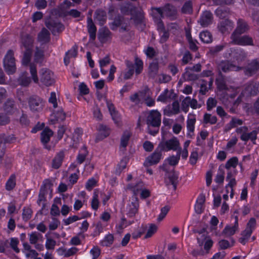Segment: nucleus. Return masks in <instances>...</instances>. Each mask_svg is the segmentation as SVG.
Masks as SVG:
<instances>
[{
	"mask_svg": "<svg viewBox=\"0 0 259 259\" xmlns=\"http://www.w3.org/2000/svg\"><path fill=\"white\" fill-rule=\"evenodd\" d=\"M167 177L168 179L169 180L170 182L171 185L173 186L174 189L175 190L177 189V186L178 183V176L177 174H176L174 170H172L171 171L168 172Z\"/></svg>",
	"mask_w": 259,
	"mask_h": 259,
	"instance_id": "nucleus-38",
	"label": "nucleus"
},
{
	"mask_svg": "<svg viewBox=\"0 0 259 259\" xmlns=\"http://www.w3.org/2000/svg\"><path fill=\"white\" fill-rule=\"evenodd\" d=\"M52 118L51 122L54 124L56 122H61L64 121L66 118V113L61 109L54 112L51 115Z\"/></svg>",
	"mask_w": 259,
	"mask_h": 259,
	"instance_id": "nucleus-20",
	"label": "nucleus"
},
{
	"mask_svg": "<svg viewBox=\"0 0 259 259\" xmlns=\"http://www.w3.org/2000/svg\"><path fill=\"white\" fill-rule=\"evenodd\" d=\"M19 83L24 87L28 86L31 82L29 77L28 76L27 72H23L18 79Z\"/></svg>",
	"mask_w": 259,
	"mask_h": 259,
	"instance_id": "nucleus-37",
	"label": "nucleus"
},
{
	"mask_svg": "<svg viewBox=\"0 0 259 259\" xmlns=\"http://www.w3.org/2000/svg\"><path fill=\"white\" fill-rule=\"evenodd\" d=\"M163 14L167 17H172L176 15V8L170 4H166L162 8Z\"/></svg>",
	"mask_w": 259,
	"mask_h": 259,
	"instance_id": "nucleus-31",
	"label": "nucleus"
},
{
	"mask_svg": "<svg viewBox=\"0 0 259 259\" xmlns=\"http://www.w3.org/2000/svg\"><path fill=\"white\" fill-rule=\"evenodd\" d=\"M16 177L15 175H11L6 184V189L8 191H11L14 189L16 186Z\"/></svg>",
	"mask_w": 259,
	"mask_h": 259,
	"instance_id": "nucleus-47",
	"label": "nucleus"
},
{
	"mask_svg": "<svg viewBox=\"0 0 259 259\" xmlns=\"http://www.w3.org/2000/svg\"><path fill=\"white\" fill-rule=\"evenodd\" d=\"M33 38L29 35H25L22 37V44L25 48L26 51H32L33 48Z\"/></svg>",
	"mask_w": 259,
	"mask_h": 259,
	"instance_id": "nucleus-23",
	"label": "nucleus"
},
{
	"mask_svg": "<svg viewBox=\"0 0 259 259\" xmlns=\"http://www.w3.org/2000/svg\"><path fill=\"white\" fill-rule=\"evenodd\" d=\"M107 106L108 108L109 111L112 116V119L115 123L119 121V118L118 116V112L116 111L114 105L110 101L106 100Z\"/></svg>",
	"mask_w": 259,
	"mask_h": 259,
	"instance_id": "nucleus-34",
	"label": "nucleus"
},
{
	"mask_svg": "<svg viewBox=\"0 0 259 259\" xmlns=\"http://www.w3.org/2000/svg\"><path fill=\"white\" fill-rule=\"evenodd\" d=\"M181 155V152H177V155L176 156L172 155L169 156L165 160V161H167L170 165L175 166L178 163L180 159Z\"/></svg>",
	"mask_w": 259,
	"mask_h": 259,
	"instance_id": "nucleus-42",
	"label": "nucleus"
},
{
	"mask_svg": "<svg viewBox=\"0 0 259 259\" xmlns=\"http://www.w3.org/2000/svg\"><path fill=\"white\" fill-rule=\"evenodd\" d=\"M182 12L184 14H190L192 12V5L191 1L186 2L182 8Z\"/></svg>",
	"mask_w": 259,
	"mask_h": 259,
	"instance_id": "nucleus-56",
	"label": "nucleus"
},
{
	"mask_svg": "<svg viewBox=\"0 0 259 259\" xmlns=\"http://www.w3.org/2000/svg\"><path fill=\"white\" fill-rule=\"evenodd\" d=\"M125 63L127 70L122 73L123 74V79L127 80L130 79L133 75L135 71V66L133 62L128 60L125 61Z\"/></svg>",
	"mask_w": 259,
	"mask_h": 259,
	"instance_id": "nucleus-19",
	"label": "nucleus"
},
{
	"mask_svg": "<svg viewBox=\"0 0 259 259\" xmlns=\"http://www.w3.org/2000/svg\"><path fill=\"white\" fill-rule=\"evenodd\" d=\"M152 16L155 21H158L163 17V13L162 8H155L152 9Z\"/></svg>",
	"mask_w": 259,
	"mask_h": 259,
	"instance_id": "nucleus-44",
	"label": "nucleus"
},
{
	"mask_svg": "<svg viewBox=\"0 0 259 259\" xmlns=\"http://www.w3.org/2000/svg\"><path fill=\"white\" fill-rule=\"evenodd\" d=\"M32 53V51H25V52L24 53L22 61V64L24 65L27 66L29 63Z\"/></svg>",
	"mask_w": 259,
	"mask_h": 259,
	"instance_id": "nucleus-59",
	"label": "nucleus"
},
{
	"mask_svg": "<svg viewBox=\"0 0 259 259\" xmlns=\"http://www.w3.org/2000/svg\"><path fill=\"white\" fill-rule=\"evenodd\" d=\"M182 77L186 81H195L199 78V75L193 72L189 69H185V72L183 74Z\"/></svg>",
	"mask_w": 259,
	"mask_h": 259,
	"instance_id": "nucleus-29",
	"label": "nucleus"
},
{
	"mask_svg": "<svg viewBox=\"0 0 259 259\" xmlns=\"http://www.w3.org/2000/svg\"><path fill=\"white\" fill-rule=\"evenodd\" d=\"M238 162V158L236 157H233L227 161L225 164V167L228 169H230L231 167L235 168L236 167Z\"/></svg>",
	"mask_w": 259,
	"mask_h": 259,
	"instance_id": "nucleus-58",
	"label": "nucleus"
},
{
	"mask_svg": "<svg viewBox=\"0 0 259 259\" xmlns=\"http://www.w3.org/2000/svg\"><path fill=\"white\" fill-rule=\"evenodd\" d=\"M98 38L102 44L107 42L111 40L112 33L107 28L100 29L98 33Z\"/></svg>",
	"mask_w": 259,
	"mask_h": 259,
	"instance_id": "nucleus-18",
	"label": "nucleus"
},
{
	"mask_svg": "<svg viewBox=\"0 0 259 259\" xmlns=\"http://www.w3.org/2000/svg\"><path fill=\"white\" fill-rule=\"evenodd\" d=\"M29 108L33 112H38L42 110L44 106L42 100L37 96H32L28 99Z\"/></svg>",
	"mask_w": 259,
	"mask_h": 259,
	"instance_id": "nucleus-10",
	"label": "nucleus"
},
{
	"mask_svg": "<svg viewBox=\"0 0 259 259\" xmlns=\"http://www.w3.org/2000/svg\"><path fill=\"white\" fill-rule=\"evenodd\" d=\"M30 72L32 78L33 80L35 83H38L39 79L37 74V70L36 65L34 64H30Z\"/></svg>",
	"mask_w": 259,
	"mask_h": 259,
	"instance_id": "nucleus-49",
	"label": "nucleus"
},
{
	"mask_svg": "<svg viewBox=\"0 0 259 259\" xmlns=\"http://www.w3.org/2000/svg\"><path fill=\"white\" fill-rule=\"evenodd\" d=\"M199 37L201 40L204 43L208 44L211 42L212 40V35L210 32L208 31L201 32L199 34Z\"/></svg>",
	"mask_w": 259,
	"mask_h": 259,
	"instance_id": "nucleus-40",
	"label": "nucleus"
},
{
	"mask_svg": "<svg viewBox=\"0 0 259 259\" xmlns=\"http://www.w3.org/2000/svg\"><path fill=\"white\" fill-rule=\"evenodd\" d=\"M161 152L162 151L158 146L154 152L146 158L144 163V166L148 167L157 164L161 159Z\"/></svg>",
	"mask_w": 259,
	"mask_h": 259,
	"instance_id": "nucleus-8",
	"label": "nucleus"
},
{
	"mask_svg": "<svg viewBox=\"0 0 259 259\" xmlns=\"http://www.w3.org/2000/svg\"><path fill=\"white\" fill-rule=\"evenodd\" d=\"M143 186V184L142 182H139L135 185H133L132 184H129L127 185V189L132 190L135 195H136L137 191H138L140 189H141Z\"/></svg>",
	"mask_w": 259,
	"mask_h": 259,
	"instance_id": "nucleus-60",
	"label": "nucleus"
},
{
	"mask_svg": "<svg viewBox=\"0 0 259 259\" xmlns=\"http://www.w3.org/2000/svg\"><path fill=\"white\" fill-rule=\"evenodd\" d=\"M135 65L136 66V68L135 69L136 73L137 74H139L143 69V61L140 59L136 57L135 58Z\"/></svg>",
	"mask_w": 259,
	"mask_h": 259,
	"instance_id": "nucleus-64",
	"label": "nucleus"
},
{
	"mask_svg": "<svg viewBox=\"0 0 259 259\" xmlns=\"http://www.w3.org/2000/svg\"><path fill=\"white\" fill-rule=\"evenodd\" d=\"M127 162V158L126 157H123L121 161H120L118 165L117 168L116 169V172L120 174L121 171L124 169L126 166Z\"/></svg>",
	"mask_w": 259,
	"mask_h": 259,
	"instance_id": "nucleus-63",
	"label": "nucleus"
},
{
	"mask_svg": "<svg viewBox=\"0 0 259 259\" xmlns=\"http://www.w3.org/2000/svg\"><path fill=\"white\" fill-rule=\"evenodd\" d=\"M158 63L157 61H153L150 63L149 67V75L151 78H155L158 73Z\"/></svg>",
	"mask_w": 259,
	"mask_h": 259,
	"instance_id": "nucleus-36",
	"label": "nucleus"
},
{
	"mask_svg": "<svg viewBox=\"0 0 259 259\" xmlns=\"http://www.w3.org/2000/svg\"><path fill=\"white\" fill-rule=\"evenodd\" d=\"M244 92L248 96L257 95L259 93V83L253 81L247 83L245 86Z\"/></svg>",
	"mask_w": 259,
	"mask_h": 259,
	"instance_id": "nucleus-15",
	"label": "nucleus"
},
{
	"mask_svg": "<svg viewBox=\"0 0 259 259\" xmlns=\"http://www.w3.org/2000/svg\"><path fill=\"white\" fill-rule=\"evenodd\" d=\"M158 146L162 151L172 150L178 152H181L182 150L179 140L175 137L167 140L161 141Z\"/></svg>",
	"mask_w": 259,
	"mask_h": 259,
	"instance_id": "nucleus-2",
	"label": "nucleus"
},
{
	"mask_svg": "<svg viewBox=\"0 0 259 259\" xmlns=\"http://www.w3.org/2000/svg\"><path fill=\"white\" fill-rule=\"evenodd\" d=\"M88 154V151H87V147L85 146H83L82 148L80 149L79 153L77 157L76 160L77 162L79 164L82 163L87 156Z\"/></svg>",
	"mask_w": 259,
	"mask_h": 259,
	"instance_id": "nucleus-43",
	"label": "nucleus"
},
{
	"mask_svg": "<svg viewBox=\"0 0 259 259\" xmlns=\"http://www.w3.org/2000/svg\"><path fill=\"white\" fill-rule=\"evenodd\" d=\"M236 68V66L231 63L229 61L225 60L222 61L218 63L217 69L218 70V73L222 72H227L230 71L234 70Z\"/></svg>",
	"mask_w": 259,
	"mask_h": 259,
	"instance_id": "nucleus-17",
	"label": "nucleus"
},
{
	"mask_svg": "<svg viewBox=\"0 0 259 259\" xmlns=\"http://www.w3.org/2000/svg\"><path fill=\"white\" fill-rule=\"evenodd\" d=\"M64 156V151L61 150L58 152L52 160V167L55 169L59 168L62 165Z\"/></svg>",
	"mask_w": 259,
	"mask_h": 259,
	"instance_id": "nucleus-21",
	"label": "nucleus"
},
{
	"mask_svg": "<svg viewBox=\"0 0 259 259\" xmlns=\"http://www.w3.org/2000/svg\"><path fill=\"white\" fill-rule=\"evenodd\" d=\"M46 27L51 31L53 35H56L57 33L61 32L64 28L62 24L58 21L52 19H49L46 21Z\"/></svg>",
	"mask_w": 259,
	"mask_h": 259,
	"instance_id": "nucleus-11",
	"label": "nucleus"
},
{
	"mask_svg": "<svg viewBox=\"0 0 259 259\" xmlns=\"http://www.w3.org/2000/svg\"><path fill=\"white\" fill-rule=\"evenodd\" d=\"M216 82L218 88L220 90H226L228 89L226 84L225 76L223 75L222 72L218 73V75L216 78Z\"/></svg>",
	"mask_w": 259,
	"mask_h": 259,
	"instance_id": "nucleus-26",
	"label": "nucleus"
},
{
	"mask_svg": "<svg viewBox=\"0 0 259 259\" xmlns=\"http://www.w3.org/2000/svg\"><path fill=\"white\" fill-rule=\"evenodd\" d=\"M107 106L108 108L109 111L112 116V119L115 123L119 121V118L118 116V112L116 111L114 105L110 101L106 100Z\"/></svg>",
	"mask_w": 259,
	"mask_h": 259,
	"instance_id": "nucleus-35",
	"label": "nucleus"
},
{
	"mask_svg": "<svg viewBox=\"0 0 259 259\" xmlns=\"http://www.w3.org/2000/svg\"><path fill=\"white\" fill-rule=\"evenodd\" d=\"M233 22L228 19L223 20L218 25L219 31L222 33H224L228 30V27H233Z\"/></svg>",
	"mask_w": 259,
	"mask_h": 259,
	"instance_id": "nucleus-32",
	"label": "nucleus"
},
{
	"mask_svg": "<svg viewBox=\"0 0 259 259\" xmlns=\"http://www.w3.org/2000/svg\"><path fill=\"white\" fill-rule=\"evenodd\" d=\"M215 14L221 19L227 17L230 14V9L228 8H218L215 10Z\"/></svg>",
	"mask_w": 259,
	"mask_h": 259,
	"instance_id": "nucleus-41",
	"label": "nucleus"
},
{
	"mask_svg": "<svg viewBox=\"0 0 259 259\" xmlns=\"http://www.w3.org/2000/svg\"><path fill=\"white\" fill-rule=\"evenodd\" d=\"M93 117L98 121H101L103 119V115L100 109L97 105H96L93 109Z\"/></svg>",
	"mask_w": 259,
	"mask_h": 259,
	"instance_id": "nucleus-57",
	"label": "nucleus"
},
{
	"mask_svg": "<svg viewBox=\"0 0 259 259\" xmlns=\"http://www.w3.org/2000/svg\"><path fill=\"white\" fill-rule=\"evenodd\" d=\"M131 137V133L128 131H125L121 138L120 141V147L125 149L128 145V141Z\"/></svg>",
	"mask_w": 259,
	"mask_h": 259,
	"instance_id": "nucleus-39",
	"label": "nucleus"
},
{
	"mask_svg": "<svg viewBox=\"0 0 259 259\" xmlns=\"http://www.w3.org/2000/svg\"><path fill=\"white\" fill-rule=\"evenodd\" d=\"M107 106L108 108L109 111L112 116V119L115 123L119 121V118L118 116V112L116 111L114 105L110 101L106 100Z\"/></svg>",
	"mask_w": 259,
	"mask_h": 259,
	"instance_id": "nucleus-33",
	"label": "nucleus"
},
{
	"mask_svg": "<svg viewBox=\"0 0 259 259\" xmlns=\"http://www.w3.org/2000/svg\"><path fill=\"white\" fill-rule=\"evenodd\" d=\"M37 39L39 42L42 44L49 42L50 40V32L45 28H42L41 31L38 34Z\"/></svg>",
	"mask_w": 259,
	"mask_h": 259,
	"instance_id": "nucleus-25",
	"label": "nucleus"
},
{
	"mask_svg": "<svg viewBox=\"0 0 259 259\" xmlns=\"http://www.w3.org/2000/svg\"><path fill=\"white\" fill-rule=\"evenodd\" d=\"M213 15L210 11H205L200 16L198 22L203 27H207L212 23Z\"/></svg>",
	"mask_w": 259,
	"mask_h": 259,
	"instance_id": "nucleus-14",
	"label": "nucleus"
},
{
	"mask_svg": "<svg viewBox=\"0 0 259 259\" xmlns=\"http://www.w3.org/2000/svg\"><path fill=\"white\" fill-rule=\"evenodd\" d=\"M78 251V249L75 247H72L68 250L63 248H59L58 251H62V254H64V256L69 257L76 253Z\"/></svg>",
	"mask_w": 259,
	"mask_h": 259,
	"instance_id": "nucleus-50",
	"label": "nucleus"
},
{
	"mask_svg": "<svg viewBox=\"0 0 259 259\" xmlns=\"http://www.w3.org/2000/svg\"><path fill=\"white\" fill-rule=\"evenodd\" d=\"M242 124H243L242 120L233 117L232 118V119L230 121V122L226 125L225 131V132L229 131L232 128L236 127L238 125H241Z\"/></svg>",
	"mask_w": 259,
	"mask_h": 259,
	"instance_id": "nucleus-30",
	"label": "nucleus"
},
{
	"mask_svg": "<svg viewBox=\"0 0 259 259\" xmlns=\"http://www.w3.org/2000/svg\"><path fill=\"white\" fill-rule=\"evenodd\" d=\"M88 30L90 39L94 40L96 36L97 29L91 18H88Z\"/></svg>",
	"mask_w": 259,
	"mask_h": 259,
	"instance_id": "nucleus-24",
	"label": "nucleus"
},
{
	"mask_svg": "<svg viewBox=\"0 0 259 259\" xmlns=\"http://www.w3.org/2000/svg\"><path fill=\"white\" fill-rule=\"evenodd\" d=\"M218 119L215 116H212L211 114L205 113L203 117V123L205 124L210 123L214 124L217 122Z\"/></svg>",
	"mask_w": 259,
	"mask_h": 259,
	"instance_id": "nucleus-45",
	"label": "nucleus"
},
{
	"mask_svg": "<svg viewBox=\"0 0 259 259\" xmlns=\"http://www.w3.org/2000/svg\"><path fill=\"white\" fill-rule=\"evenodd\" d=\"M191 98L189 96L186 97L182 102V110L187 113L189 109V107L190 106Z\"/></svg>",
	"mask_w": 259,
	"mask_h": 259,
	"instance_id": "nucleus-55",
	"label": "nucleus"
},
{
	"mask_svg": "<svg viewBox=\"0 0 259 259\" xmlns=\"http://www.w3.org/2000/svg\"><path fill=\"white\" fill-rule=\"evenodd\" d=\"M161 114L157 110H151L147 117L146 123L149 133L153 136L157 134L161 125Z\"/></svg>",
	"mask_w": 259,
	"mask_h": 259,
	"instance_id": "nucleus-1",
	"label": "nucleus"
},
{
	"mask_svg": "<svg viewBox=\"0 0 259 259\" xmlns=\"http://www.w3.org/2000/svg\"><path fill=\"white\" fill-rule=\"evenodd\" d=\"M170 209V207L168 205H166L161 208V212L157 218V221L160 222L165 217L167 213Z\"/></svg>",
	"mask_w": 259,
	"mask_h": 259,
	"instance_id": "nucleus-54",
	"label": "nucleus"
},
{
	"mask_svg": "<svg viewBox=\"0 0 259 259\" xmlns=\"http://www.w3.org/2000/svg\"><path fill=\"white\" fill-rule=\"evenodd\" d=\"M54 132L49 127L45 128L40 134V140L45 147L48 150L51 149V146H48L47 144L50 140V138L53 135Z\"/></svg>",
	"mask_w": 259,
	"mask_h": 259,
	"instance_id": "nucleus-12",
	"label": "nucleus"
},
{
	"mask_svg": "<svg viewBox=\"0 0 259 259\" xmlns=\"http://www.w3.org/2000/svg\"><path fill=\"white\" fill-rule=\"evenodd\" d=\"M15 140V138L13 135L6 136L4 134H0V163L5 153L6 148L5 144L13 143Z\"/></svg>",
	"mask_w": 259,
	"mask_h": 259,
	"instance_id": "nucleus-9",
	"label": "nucleus"
},
{
	"mask_svg": "<svg viewBox=\"0 0 259 259\" xmlns=\"http://www.w3.org/2000/svg\"><path fill=\"white\" fill-rule=\"evenodd\" d=\"M3 108L6 114L9 115H12L18 111L15 101L10 99L7 100L4 104Z\"/></svg>",
	"mask_w": 259,
	"mask_h": 259,
	"instance_id": "nucleus-16",
	"label": "nucleus"
},
{
	"mask_svg": "<svg viewBox=\"0 0 259 259\" xmlns=\"http://www.w3.org/2000/svg\"><path fill=\"white\" fill-rule=\"evenodd\" d=\"M171 93H170L167 89H166L164 92L158 97L157 101L162 102H166L168 99H171Z\"/></svg>",
	"mask_w": 259,
	"mask_h": 259,
	"instance_id": "nucleus-48",
	"label": "nucleus"
},
{
	"mask_svg": "<svg viewBox=\"0 0 259 259\" xmlns=\"http://www.w3.org/2000/svg\"><path fill=\"white\" fill-rule=\"evenodd\" d=\"M139 208V202L138 198L135 197L134 201L132 202L129 205V210L127 213L128 215L130 217H134L138 211Z\"/></svg>",
	"mask_w": 259,
	"mask_h": 259,
	"instance_id": "nucleus-27",
	"label": "nucleus"
},
{
	"mask_svg": "<svg viewBox=\"0 0 259 259\" xmlns=\"http://www.w3.org/2000/svg\"><path fill=\"white\" fill-rule=\"evenodd\" d=\"M231 38L230 43L232 45L239 46H254L252 37L248 35H238Z\"/></svg>",
	"mask_w": 259,
	"mask_h": 259,
	"instance_id": "nucleus-5",
	"label": "nucleus"
},
{
	"mask_svg": "<svg viewBox=\"0 0 259 259\" xmlns=\"http://www.w3.org/2000/svg\"><path fill=\"white\" fill-rule=\"evenodd\" d=\"M146 90L140 92L139 93H135L133 95L130 97V100L133 102H134L136 104H138L141 101L139 97L144 96L146 94Z\"/></svg>",
	"mask_w": 259,
	"mask_h": 259,
	"instance_id": "nucleus-53",
	"label": "nucleus"
},
{
	"mask_svg": "<svg viewBox=\"0 0 259 259\" xmlns=\"http://www.w3.org/2000/svg\"><path fill=\"white\" fill-rule=\"evenodd\" d=\"M39 80L42 84L49 87L55 83V79L53 72L48 68H42L39 71Z\"/></svg>",
	"mask_w": 259,
	"mask_h": 259,
	"instance_id": "nucleus-4",
	"label": "nucleus"
},
{
	"mask_svg": "<svg viewBox=\"0 0 259 259\" xmlns=\"http://www.w3.org/2000/svg\"><path fill=\"white\" fill-rule=\"evenodd\" d=\"M95 20L99 22L100 25H103L107 20L106 12L102 10H97L95 12Z\"/></svg>",
	"mask_w": 259,
	"mask_h": 259,
	"instance_id": "nucleus-28",
	"label": "nucleus"
},
{
	"mask_svg": "<svg viewBox=\"0 0 259 259\" xmlns=\"http://www.w3.org/2000/svg\"><path fill=\"white\" fill-rule=\"evenodd\" d=\"M205 201V197L204 195L200 194L195 205V211L198 214H201L204 210V204Z\"/></svg>",
	"mask_w": 259,
	"mask_h": 259,
	"instance_id": "nucleus-22",
	"label": "nucleus"
},
{
	"mask_svg": "<svg viewBox=\"0 0 259 259\" xmlns=\"http://www.w3.org/2000/svg\"><path fill=\"white\" fill-rule=\"evenodd\" d=\"M237 227L234 226L232 227H230L229 226H227L223 231L222 233L224 234L226 236H230L234 235L237 229Z\"/></svg>",
	"mask_w": 259,
	"mask_h": 259,
	"instance_id": "nucleus-52",
	"label": "nucleus"
},
{
	"mask_svg": "<svg viewBox=\"0 0 259 259\" xmlns=\"http://www.w3.org/2000/svg\"><path fill=\"white\" fill-rule=\"evenodd\" d=\"M259 71V59L252 60L245 68V74L251 76Z\"/></svg>",
	"mask_w": 259,
	"mask_h": 259,
	"instance_id": "nucleus-13",
	"label": "nucleus"
},
{
	"mask_svg": "<svg viewBox=\"0 0 259 259\" xmlns=\"http://www.w3.org/2000/svg\"><path fill=\"white\" fill-rule=\"evenodd\" d=\"M157 230V227L154 224H151L145 236V238L151 237Z\"/></svg>",
	"mask_w": 259,
	"mask_h": 259,
	"instance_id": "nucleus-62",
	"label": "nucleus"
},
{
	"mask_svg": "<svg viewBox=\"0 0 259 259\" xmlns=\"http://www.w3.org/2000/svg\"><path fill=\"white\" fill-rule=\"evenodd\" d=\"M123 20V17L120 15H118L115 17L113 22L110 24V28L114 30L117 27L119 26Z\"/></svg>",
	"mask_w": 259,
	"mask_h": 259,
	"instance_id": "nucleus-46",
	"label": "nucleus"
},
{
	"mask_svg": "<svg viewBox=\"0 0 259 259\" xmlns=\"http://www.w3.org/2000/svg\"><path fill=\"white\" fill-rule=\"evenodd\" d=\"M4 67L8 74H12L16 72L15 59L12 50H9L5 56L4 59Z\"/></svg>",
	"mask_w": 259,
	"mask_h": 259,
	"instance_id": "nucleus-3",
	"label": "nucleus"
},
{
	"mask_svg": "<svg viewBox=\"0 0 259 259\" xmlns=\"http://www.w3.org/2000/svg\"><path fill=\"white\" fill-rule=\"evenodd\" d=\"M249 29L250 27L245 20L239 19L237 22L236 27L231 34L230 38L248 32Z\"/></svg>",
	"mask_w": 259,
	"mask_h": 259,
	"instance_id": "nucleus-6",
	"label": "nucleus"
},
{
	"mask_svg": "<svg viewBox=\"0 0 259 259\" xmlns=\"http://www.w3.org/2000/svg\"><path fill=\"white\" fill-rule=\"evenodd\" d=\"M114 241V236L112 234L107 235L104 240L101 242V245L104 246H109L112 244Z\"/></svg>",
	"mask_w": 259,
	"mask_h": 259,
	"instance_id": "nucleus-51",
	"label": "nucleus"
},
{
	"mask_svg": "<svg viewBox=\"0 0 259 259\" xmlns=\"http://www.w3.org/2000/svg\"><path fill=\"white\" fill-rule=\"evenodd\" d=\"M32 211L29 208H24L23 209L22 218L25 222L29 220L32 216Z\"/></svg>",
	"mask_w": 259,
	"mask_h": 259,
	"instance_id": "nucleus-61",
	"label": "nucleus"
},
{
	"mask_svg": "<svg viewBox=\"0 0 259 259\" xmlns=\"http://www.w3.org/2000/svg\"><path fill=\"white\" fill-rule=\"evenodd\" d=\"M53 183L50 179H46L43 182V184L41 186L37 200V203L40 205L41 202H45L46 199L45 195L48 193V190H50L51 193L52 192V187Z\"/></svg>",
	"mask_w": 259,
	"mask_h": 259,
	"instance_id": "nucleus-7",
	"label": "nucleus"
}]
</instances>
